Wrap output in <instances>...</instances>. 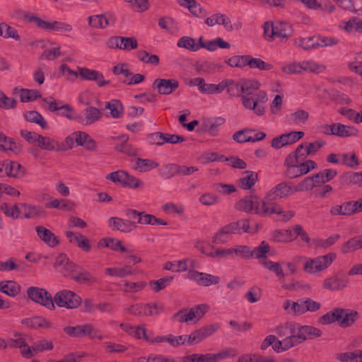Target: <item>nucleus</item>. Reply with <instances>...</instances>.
<instances>
[{
	"label": "nucleus",
	"mask_w": 362,
	"mask_h": 362,
	"mask_svg": "<svg viewBox=\"0 0 362 362\" xmlns=\"http://www.w3.org/2000/svg\"><path fill=\"white\" fill-rule=\"evenodd\" d=\"M259 87L260 83L257 81H242L240 86L241 100L246 109L254 110L257 115L262 116L265 113V104L268 98L265 91L254 93Z\"/></svg>",
	"instance_id": "1"
},
{
	"label": "nucleus",
	"mask_w": 362,
	"mask_h": 362,
	"mask_svg": "<svg viewBox=\"0 0 362 362\" xmlns=\"http://www.w3.org/2000/svg\"><path fill=\"white\" fill-rule=\"evenodd\" d=\"M322 331L318 328L308 325H296L295 328L291 329V336L295 346L303 343L308 339H313L322 336Z\"/></svg>",
	"instance_id": "2"
},
{
	"label": "nucleus",
	"mask_w": 362,
	"mask_h": 362,
	"mask_svg": "<svg viewBox=\"0 0 362 362\" xmlns=\"http://www.w3.org/2000/svg\"><path fill=\"white\" fill-rule=\"evenodd\" d=\"M27 295L30 300L38 303L49 310L55 309L52 295L43 288L30 286L27 289Z\"/></svg>",
	"instance_id": "3"
},
{
	"label": "nucleus",
	"mask_w": 362,
	"mask_h": 362,
	"mask_svg": "<svg viewBox=\"0 0 362 362\" xmlns=\"http://www.w3.org/2000/svg\"><path fill=\"white\" fill-rule=\"evenodd\" d=\"M59 307H64L68 309L78 308L82 303L81 298L74 291L62 290L57 292L53 297V303Z\"/></svg>",
	"instance_id": "4"
},
{
	"label": "nucleus",
	"mask_w": 362,
	"mask_h": 362,
	"mask_svg": "<svg viewBox=\"0 0 362 362\" xmlns=\"http://www.w3.org/2000/svg\"><path fill=\"white\" fill-rule=\"evenodd\" d=\"M335 258L336 254L331 252L315 259H309L304 265V270L308 273L320 272L327 268Z\"/></svg>",
	"instance_id": "5"
},
{
	"label": "nucleus",
	"mask_w": 362,
	"mask_h": 362,
	"mask_svg": "<svg viewBox=\"0 0 362 362\" xmlns=\"http://www.w3.org/2000/svg\"><path fill=\"white\" fill-rule=\"evenodd\" d=\"M292 188L286 182H282L273 187L262 200L267 205L276 204L273 202L288 197L292 194Z\"/></svg>",
	"instance_id": "6"
},
{
	"label": "nucleus",
	"mask_w": 362,
	"mask_h": 362,
	"mask_svg": "<svg viewBox=\"0 0 362 362\" xmlns=\"http://www.w3.org/2000/svg\"><path fill=\"white\" fill-rule=\"evenodd\" d=\"M239 211L245 212L255 211V214L263 216L262 200L256 195H250L240 199L235 205Z\"/></svg>",
	"instance_id": "7"
},
{
	"label": "nucleus",
	"mask_w": 362,
	"mask_h": 362,
	"mask_svg": "<svg viewBox=\"0 0 362 362\" xmlns=\"http://www.w3.org/2000/svg\"><path fill=\"white\" fill-rule=\"evenodd\" d=\"M187 278L196 281L199 286H209L219 283L220 279L217 276L209 274L199 272L193 269H189Z\"/></svg>",
	"instance_id": "8"
},
{
	"label": "nucleus",
	"mask_w": 362,
	"mask_h": 362,
	"mask_svg": "<svg viewBox=\"0 0 362 362\" xmlns=\"http://www.w3.org/2000/svg\"><path fill=\"white\" fill-rule=\"evenodd\" d=\"M54 346L51 340L42 339L34 342L30 347L22 350V356L25 358H31L38 353L45 350H52Z\"/></svg>",
	"instance_id": "9"
},
{
	"label": "nucleus",
	"mask_w": 362,
	"mask_h": 362,
	"mask_svg": "<svg viewBox=\"0 0 362 362\" xmlns=\"http://www.w3.org/2000/svg\"><path fill=\"white\" fill-rule=\"evenodd\" d=\"M219 328L220 325L218 324H212L201 327L189 334V341L193 342V344H198L206 337L212 335Z\"/></svg>",
	"instance_id": "10"
},
{
	"label": "nucleus",
	"mask_w": 362,
	"mask_h": 362,
	"mask_svg": "<svg viewBox=\"0 0 362 362\" xmlns=\"http://www.w3.org/2000/svg\"><path fill=\"white\" fill-rule=\"evenodd\" d=\"M179 82L176 79L156 78L152 84V88L157 89L158 93L169 95L179 87Z\"/></svg>",
	"instance_id": "11"
},
{
	"label": "nucleus",
	"mask_w": 362,
	"mask_h": 362,
	"mask_svg": "<svg viewBox=\"0 0 362 362\" xmlns=\"http://www.w3.org/2000/svg\"><path fill=\"white\" fill-rule=\"evenodd\" d=\"M89 25L95 28L104 29L109 25H113L116 22V18L112 13L100 14L89 16L88 18Z\"/></svg>",
	"instance_id": "12"
},
{
	"label": "nucleus",
	"mask_w": 362,
	"mask_h": 362,
	"mask_svg": "<svg viewBox=\"0 0 362 362\" xmlns=\"http://www.w3.org/2000/svg\"><path fill=\"white\" fill-rule=\"evenodd\" d=\"M262 214L263 216H270L274 214L281 215L282 221L284 222L288 221L295 216L293 211H284L279 204L267 205L264 202H262Z\"/></svg>",
	"instance_id": "13"
},
{
	"label": "nucleus",
	"mask_w": 362,
	"mask_h": 362,
	"mask_svg": "<svg viewBox=\"0 0 362 362\" xmlns=\"http://www.w3.org/2000/svg\"><path fill=\"white\" fill-rule=\"evenodd\" d=\"M349 283V278L344 274H337L324 281V288L331 291L343 290Z\"/></svg>",
	"instance_id": "14"
},
{
	"label": "nucleus",
	"mask_w": 362,
	"mask_h": 362,
	"mask_svg": "<svg viewBox=\"0 0 362 362\" xmlns=\"http://www.w3.org/2000/svg\"><path fill=\"white\" fill-rule=\"evenodd\" d=\"M109 226L113 230H119L123 233H130L136 228L135 222L124 220L118 217H111L108 220Z\"/></svg>",
	"instance_id": "15"
},
{
	"label": "nucleus",
	"mask_w": 362,
	"mask_h": 362,
	"mask_svg": "<svg viewBox=\"0 0 362 362\" xmlns=\"http://www.w3.org/2000/svg\"><path fill=\"white\" fill-rule=\"evenodd\" d=\"M6 175L13 178H21L25 174V169L18 162L6 160L3 162Z\"/></svg>",
	"instance_id": "16"
},
{
	"label": "nucleus",
	"mask_w": 362,
	"mask_h": 362,
	"mask_svg": "<svg viewBox=\"0 0 362 362\" xmlns=\"http://www.w3.org/2000/svg\"><path fill=\"white\" fill-rule=\"evenodd\" d=\"M66 236L69 242L76 244L77 246L85 252H89L91 246L88 238L82 235L81 233H74L72 231H66Z\"/></svg>",
	"instance_id": "17"
},
{
	"label": "nucleus",
	"mask_w": 362,
	"mask_h": 362,
	"mask_svg": "<svg viewBox=\"0 0 362 362\" xmlns=\"http://www.w3.org/2000/svg\"><path fill=\"white\" fill-rule=\"evenodd\" d=\"M344 312V308H335L324 315L321 316L318 319V323L323 325H327L337 322L338 325H339V321H341V317H343L342 315Z\"/></svg>",
	"instance_id": "18"
},
{
	"label": "nucleus",
	"mask_w": 362,
	"mask_h": 362,
	"mask_svg": "<svg viewBox=\"0 0 362 362\" xmlns=\"http://www.w3.org/2000/svg\"><path fill=\"white\" fill-rule=\"evenodd\" d=\"M37 236L47 245L54 247L59 244L58 238L49 229L42 226L36 227Z\"/></svg>",
	"instance_id": "19"
},
{
	"label": "nucleus",
	"mask_w": 362,
	"mask_h": 362,
	"mask_svg": "<svg viewBox=\"0 0 362 362\" xmlns=\"http://www.w3.org/2000/svg\"><path fill=\"white\" fill-rule=\"evenodd\" d=\"M304 149V144H301L298 146L296 149L290 153L284 160V166L286 168L298 165L301 161L305 160V156L302 154V151Z\"/></svg>",
	"instance_id": "20"
},
{
	"label": "nucleus",
	"mask_w": 362,
	"mask_h": 362,
	"mask_svg": "<svg viewBox=\"0 0 362 362\" xmlns=\"http://www.w3.org/2000/svg\"><path fill=\"white\" fill-rule=\"evenodd\" d=\"M27 338L31 339V337L21 332H16L13 334V338L8 339L7 345L11 348H19L22 355V350L30 347L27 343Z\"/></svg>",
	"instance_id": "21"
},
{
	"label": "nucleus",
	"mask_w": 362,
	"mask_h": 362,
	"mask_svg": "<svg viewBox=\"0 0 362 362\" xmlns=\"http://www.w3.org/2000/svg\"><path fill=\"white\" fill-rule=\"evenodd\" d=\"M333 135L339 137H349L356 136L358 130L354 126H347L341 123H334Z\"/></svg>",
	"instance_id": "22"
},
{
	"label": "nucleus",
	"mask_w": 362,
	"mask_h": 362,
	"mask_svg": "<svg viewBox=\"0 0 362 362\" xmlns=\"http://www.w3.org/2000/svg\"><path fill=\"white\" fill-rule=\"evenodd\" d=\"M274 28H275L272 30V33H271L272 37L288 38L293 33L291 25L287 23H276V24L274 25Z\"/></svg>",
	"instance_id": "23"
},
{
	"label": "nucleus",
	"mask_w": 362,
	"mask_h": 362,
	"mask_svg": "<svg viewBox=\"0 0 362 362\" xmlns=\"http://www.w3.org/2000/svg\"><path fill=\"white\" fill-rule=\"evenodd\" d=\"M272 240L275 243H290L296 240L291 232V228L286 230L276 229L272 233Z\"/></svg>",
	"instance_id": "24"
},
{
	"label": "nucleus",
	"mask_w": 362,
	"mask_h": 362,
	"mask_svg": "<svg viewBox=\"0 0 362 362\" xmlns=\"http://www.w3.org/2000/svg\"><path fill=\"white\" fill-rule=\"evenodd\" d=\"M64 332L72 337H83L90 334V324L76 325L75 327L66 326L63 329Z\"/></svg>",
	"instance_id": "25"
},
{
	"label": "nucleus",
	"mask_w": 362,
	"mask_h": 362,
	"mask_svg": "<svg viewBox=\"0 0 362 362\" xmlns=\"http://www.w3.org/2000/svg\"><path fill=\"white\" fill-rule=\"evenodd\" d=\"M0 291L10 297H16L21 292V286L14 281L0 282Z\"/></svg>",
	"instance_id": "26"
},
{
	"label": "nucleus",
	"mask_w": 362,
	"mask_h": 362,
	"mask_svg": "<svg viewBox=\"0 0 362 362\" xmlns=\"http://www.w3.org/2000/svg\"><path fill=\"white\" fill-rule=\"evenodd\" d=\"M180 4L182 6H186L192 14L197 18H204L207 15L204 8L195 0H183V2Z\"/></svg>",
	"instance_id": "27"
},
{
	"label": "nucleus",
	"mask_w": 362,
	"mask_h": 362,
	"mask_svg": "<svg viewBox=\"0 0 362 362\" xmlns=\"http://www.w3.org/2000/svg\"><path fill=\"white\" fill-rule=\"evenodd\" d=\"M337 175V171L332 169H327L313 175L314 177V182L317 187L321 185L328 182L332 180Z\"/></svg>",
	"instance_id": "28"
},
{
	"label": "nucleus",
	"mask_w": 362,
	"mask_h": 362,
	"mask_svg": "<svg viewBox=\"0 0 362 362\" xmlns=\"http://www.w3.org/2000/svg\"><path fill=\"white\" fill-rule=\"evenodd\" d=\"M74 279L79 284L89 285L97 281V279L91 273L81 267H79L78 271H76V275L74 276Z\"/></svg>",
	"instance_id": "29"
},
{
	"label": "nucleus",
	"mask_w": 362,
	"mask_h": 362,
	"mask_svg": "<svg viewBox=\"0 0 362 362\" xmlns=\"http://www.w3.org/2000/svg\"><path fill=\"white\" fill-rule=\"evenodd\" d=\"M294 45L306 51L317 49L319 45L317 42H315V35L296 38L294 40Z\"/></svg>",
	"instance_id": "30"
},
{
	"label": "nucleus",
	"mask_w": 362,
	"mask_h": 362,
	"mask_svg": "<svg viewBox=\"0 0 362 362\" xmlns=\"http://www.w3.org/2000/svg\"><path fill=\"white\" fill-rule=\"evenodd\" d=\"M40 139L37 141V145L42 149L47 151H60L62 147L59 144L49 137L43 136L40 135Z\"/></svg>",
	"instance_id": "31"
},
{
	"label": "nucleus",
	"mask_w": 362,
	"mask_h": 362,
	"mask_svg": "<svg viewBox=\"0 0 362 362\" xmlns=\"http://www.w3.org/2000/svg\"><path fill=\"white\" fill-rule=\"evenodd\" d=\"M361 248H362V235H358L344 243L341 246V252L346 254Z\"/></svg>",
	"instance_id": "32"
},
{
	"label": "nucleus",
	"mask_w": 362,
	"mask_h": 362,
	"mask_svg": "<svg viewBox=\"0 0 362 362\" xmlns=\"http://www.w3.org/2000/svg\"><path fill=\"white\" fill-rule=\"evenodd\" d=\"M0 148L4 151H11L16 154L21 151V148L16 144L13 139L7 137L4 134H0Z\"/></svg>",
	"instance_id": "33"
},
{
	"label": "nucleus",
	"mask_w": 362,
	"mask_h": 362,
	"mask_svg": "<svg viewBox=\"0 0 362 362\" xmlns=\"http://www.w3.org/2000/svg\"><path fill=\"white\" fill-rule=\"evenodd\" d=\"M190 86H198L199 90L204 94H214V84L206 83L202 78H194L189 81Z\"/></svg>",
	"instance_id": "34"
},
{
	"label": "nucleus",
	"mask_w": 362,
	"mask_h": 362,
	"mask_svg": "<svg viewBox=\"0 0 362 362\" xmlns=\"http://www.w3.org/2000/svg\"><path fill=\"white\" fill-rule=\"evenodd\" d=\"M246 176L239 179L240 186L243 189H250L258 180V175L253 171L246 170L244 173Z\"/></svg>",
	"instance_id": "35"
},
{
	"label": "nucleus",
	"mask_w": 362,
	"mask_h": 362,
	"mask_svg": "<svg viewBox=\"0 0 362 362\" xmlns=\"http://www.w3.org/2000/svg\"><path fill=\"white\" fill-rule=\"evenodd\" d=\"M293 339H294V338L293 336H291V334L285 337L282 340H279L276 338V340L272 344V348L276 352L286 351L291 347L295 346V343L293 342Z\"/></svg>",
	"instance_id": "36"
},
{
	"label": "nucleus",
	"mask_w": 362,
	"mask_h": 362,
	"mask_svg": "<svg viewBox=\"0 0 362 362\" xmlns=\"http://www.w3.org/2000/svg\"><path fill=\"white\" fill-rule=\"evenodd\" d=\"M343 317L339 321V326L343 328H346L351 326L358 319V313L354 310L345 309L343 313Z\"/></svg>",
	"instance_id": "37"
},
{
	"label": "nucleus",
	"mask_w": 362,
	"mask_h": 362,
	"mask_svg": "<svg viewBox=\"0 0 362 362\" xmlns=\"http://www.w3.org/2000/svg\"><path fill=\"white\" fill-rule=\"evenodd\" d=\"M326 144V142L323 140L318 139L313 142L306 143L304 145L305 150L302 151V154L305 156V160L309 156L315 155L321 148Z\"/></svg>",
	"instance_id": "38"
},
{
	"label": "nucleus",
	"mask_w": 362,
	"mask_h": 362,
	"mask_svg": "<svg viewBox=\"0 0 362 362\" xmlns=\"http://www.w3.org/2000/svg\"><path fill=\"white\" fill-rule=\"evenodd\" d=\"M340 180L342 184L349 185H359L361 186L362 183V172L361 173H354V172H347L342 174L340 176Z\"/></svg>",
	"instance_id": "39"
},
{
	"label": "nucleus",
	"mask_w": 362,
	"mask_h": 362,
	"mask_svg": "<svg viewBox=\"0 0 362 362\" xmlns=\"http://www.w3.org/2000/svg\"><path fill=\"white\" fill-rule=\"evenodd\" d=\"M247 65L251 69H258L262 71H269L273 68L272 64L264 62L260 58H253L248 55Z\"/></svg>",
	"instance_id": "40"
},
{
	"label": "nucleus",
	"mask_w": 362,
	"mask_h": 362,
	"mask_svg": "<svg viewBox=\"0 0 362 362\" xmlns=\"http://www.w3.org/2000/svg\"><path fill=\"white\" fill-rule=\"evenodd\" d=\"M188 259H185L182 260H180L176 262V263L172 262H167L164 264L163 269L171 271L173 272H182L189 271L187 266Z\"/></svg>",
	"instance_id": "41"
},
{
	"label": "nucleus",
	"mask_w": 362,
	"mask_h": 362,
	"mask_svg": "<svg viewBox=\"0 0 362 362\" xmlns=\"http://www.w3.org/2000/svg\"><path fill=\"white\" fill-rule=\"evenodd\" d=\"M260 262L265 268L274 272L279 279L285 277V273L281 263L273 262L268 259H262Z\"/></svg>",
	"instance_id": "42"
},
{
	"label": "nucleus",
	"mask_w": 362,
	"mask_h": 362,
	"mask_svg": "<svg viewBox=\"0 0 362 362\" xmlns=\"http://www.w3.org/2000/svg\"><path fill=\"white\" fill-rule=\"evenodd\" d=\"M19 92L21 101L22 103L33 101L42 97L40 92L35 89L21 88L19 89Z\"/></svg>",
	"instance_id": "43"
},
{
	"label": "nucleus",
	"mask_w": 362,
	"mask_h": 362,
	"mask_svg": "<svg viewBox=\"0 0 362 362\" xmlns=\"http://www.w3.org/2000/svg\"><path fill=\"white\" fill-rule=\"evenodd\" d=\"M47 209L53 208L66 211H71L73 209L74 204L65 199H53L52 201L45 204Z\"/></svg>",
	"instance_id": "44"
},
{
	"label": "nucleus",
	"mask_w": 362,
	"mask_h": 362,
	"mask_svg": "<svg viewBox=\"0 0 362 362\" xmlns=\"http://www.w3.org/2000/svg\"><path fill=\"white\" fill-rule=\"evenodd\" d=\"M21 206L25 208L24 216L26 218H35L45 216V212L40 206L28 205L25 203L21 204Z\"/></svg>",
	"instance_id": "45"
},
{
	"label": "nucleus",
	"mask_w": 362,
	"mask_h": 362,
	"mask_svg": "<svg viewBox=\"0 0 362 362\" xmlns=\"http://www.w3.org/2000/svg\"><path fill=\"white\" fill-rule=\"evenodd\" d=\"M303 72L310 71L313 74H320L325 71L326 66L322 64H319L313 61H303L302 62Z\"/></svg>",
	"instance_id": "46"
},
{
	"label": "nucleus",
	"mask_w": 362,
	"mask_h": 362,
	"mask_svg": "<svg viewBox=\"0 0 362 362\" xmlns=\"http://www.w3.org/2000/svg\"><path fill=\"white\" fill-rule=\"evenodd\" d=\"M105 107L110 110V115L114 118H119L122 115L123 107L119 100L106 102Z\"/></svg>",
	"instance_id": "47"
},
{
	"label": "nucleus",
	"mask_w": 362,
	"mask_h": 362,
	"mask_svg": "<svg viewBox=\"0 0 362 362\" xmlns=\"http://www.w3.org/2000/svg\"><path fill=\"white\" fill-rule=\"evenodd\" d=\"M25 119L32 123H36L39 124L42 128L47 129V124L43 117L37 111H29L24 114Z\"/></svg>",
	"instance_id": "48"
},
{
	"label": "nucleus",
	"mask_w": 362,
	"mask_h": 362,
	"mask_svg": "<svg viewBox=\"0 0 362 362\" xmlns=\"http://www.w3.org/2000/svg\"><path fill=\"white\" fill-rule=\"evenodd\" d=\"M79 76L83 80L97 81L98 79L102 77V73L86 67H78Z\"/></svg>",
	"instance_id": "49"
},
{
	"label": "nucleus",
	"mask_w": 362,
	"mask_h": 362,
	"mask_svg": "<svg viewBox=\"0 0 362 362\" xmlns=\"http://www.w3.org/2000/svg\"><path fill=\"white\" fill-rule=\"evenodd\" d=\"M158 174L164 179L169 180L177 175V164L170 163L163 165L158 170Z\"/></svg>",
	"instance_id": "50"
},
{
	"label": "nucleus",
	"mask_w": 362,
	"mask_h": 362,
	"mask_svg": "<svg viewBox=\"0 0 362 362\" xmlns=\"http://www.w3.org/2000/svg\"><path fill=\"white\" fill-rule=\"evenodd\" d=\"M86 124H90L99 120L102 117L100 110L94 107H89L84 110Z\"/></svg>",
	"instance_id": "51"
},
{
	"label": "nucleus",
	"mask_w": 362,
	"mask_h": 362,
	"mask_svg": "<svg viewBox=\"0 0 362 362\" xmlns=\"http://www.w3.org/2000/svg\"><path fill=\"white\" fill-rule=\"evenodd\" d=\"M105 274L112 276H117L120 278L125 277L127 276L132 274L133 272L131 267L128 265L124 266L122 268L113 267L107 268L105 271Z\"/></svg>",
	"instance_id": "52"
},
{
	"label": "nucleus",
	"mask_w": 362,
	"mask_h": 362,
	"mask_svg": "<svg viewBox=\"0 0 362 362\" xmlns=\"http://www.w3.org/2000/svg\"><path fill=\"white\" fill-rule=\"evenodd\" d=\"M340 238L339 234H334L327 239L317 238L313 240L315 248L327 249L333 245Z\"/></svg>",
	"instance_id": "53"
},
{
	"label": "nucleus",
	"mask_w": 362,
	"mask_h": 362,
	"mask_svg": "<svg viewBox=\"0 0 362 362\" xmlns=\"http://www.w3.org/2000/svg\"><path fill=\"white\" fill-rule=\"evenodd\" d=\"M194 316V312H190L187 308H182L175 313L172 318L180 323H184L193 320Z\"/></svg>",
	"instance_id": "54"
},
{
	"label": "nucleus",
	"mask_w": 362,
	"mask_h": 362,
	"mask_svg": "<svg viewBox=\"0 0 362 362\" xmlns=\"http://www.w3.org/2000/svg\"><path fill=\"white\" fill-rule=\"evenodd\" d=\"M136 168L135 169L140 172H147L153 168H156L158 166V163L149 159L137 158L136 160Z\"/></svg>",
	"instance_id": "55"
},
{
	"label": "nucleus",
	"mask_w": 362,
	"mask_h": 362,
	"mask_svg": "<svg viewBox=\"0 0 362 362\" xmlns=\"http://www.w3.org/2000/svg\"><path fill=\"white\" fill-rule=\"evenodd\" d=\"M184 362H214V354H193L185 357Z\"/></svg>",
	"instance_id": "56"
},
{
	"label": "nucleus",
	"mask_w": 362,
	"mask_h": 362,
	"mask_svg": "<svg viewBox=\"0 0 362 362\" xmlns=\"http://www.w3.org/2000/svg\"><path fill=\"white\" fill-rule=\"evenodd\" d=\"M138 223L141 224L167 226L168 223L163 219L156 218L154 215L147 214L144 212L143 217H140Z\"/></svg>",
	"instance_id": "57"
},
{
	"label": "nucleus",
	"mask_w": 362,
	"mask_h": 362,
	"mask_svg": "<svg viewBox=\"0 0 362 362\" xmlns=\"http://www.w3.org/2000/svg\"><path fill=\"white\" fill-rule=\"evenodd\" d=\"M269 250V245L265 241H262L258 247L251 250V257H255L257 259H266V254Z\"/></svg>",
	"instance_id": "58"
},
{
	"label": "nucleus",
	"mask_w": 362,
	"mask_h": 362,
	"mask_svg": "<svg viewBox=\"0 0 362 362\" xmlns=\"http://www.w3.org/2000/svg\"><path fill=\"white\" fill-rule=\"evenodd\" d=\"M137 57L141 62L153 65H158L160 61L158 56L151 54L144 50L139 51L137 52Z\"/></svg>",
	"instance_id": "59"
},
{
	"label": "nucleus",
	"mask_w": 362,
	"mask_h": 362,
	"mask_svg": "<svg viewBox=\"0 0 362 362\" xmlns=\"http://www.w3.org/2000/svg\"><path fill=\"white\" fill-rule=\"evenodd\" d=\"M122 185L124 187H129L130 188H139L143 185V183L139 179L128 174L124 170Z\"/></svg>",
	"instance_id": "60"
},
{
	"label": "nucleus",
	"mask_w": 362,
	"mask_h": 362,
	"mask_svg": "<svg viewBox=\"0 0 362 362\" xmlns=\"http://www.w3.org/2000/svg\"><path fill=\"white\" fill-rule=\"evenodd\" d=\"M317 185L314 182L313 176L307 177L303 180L300 182L295 187V192H303L308 191L313 189L314 187H316Z\"/></svg>",
	"instance_id": "61"
},
{
	"label": "nucleus",
	"mask_w": 362,
	"mask_h": 362,
	"mask_svg": "<svg viewBox=\"0 0 362 362\" xmlns=\"http://www.w3.org/2000/svg\"><path fill=\"white\" fill-rule=\"evenodd\" d=\"M0 210L8 217H11L13 219L18 218L21 211L17 204H15L10 209L9 206L7 203H2L0 206Z\"/></svg>",
	"instance_id": "62"
},
{
	"label": "nucleus",
	"mask_w": 362,
	"mask_h": 362,
	"mask_svg": "<svg viewBox=\"0 0 362 362\" xmlns=\"http://www.w3.org/2000/svg\"><path fill=\"white\" fill-rule=\"evenodd\" d=\"M119 45L121 46L119 49L129 51L136 49L138 47V42L134 37H121Z\"/></svg>",
	"instance_id": "63"
},
{
	"label": "nucleus",
	"mask_w": 362,
	"mask_h": 362,
	"mask_svg": "<svg viewBox=\"0 0 362 362\" xmlns=\"http://www.w3.org/2000/svg\"><path fill=\"white\" fill-rule=\"evenodd\" d=\"M336 358L341 362H362V359L358 357L356 351L339 354Z\"/></svg>",
	"instance_id": "64"
}]
</instances>
